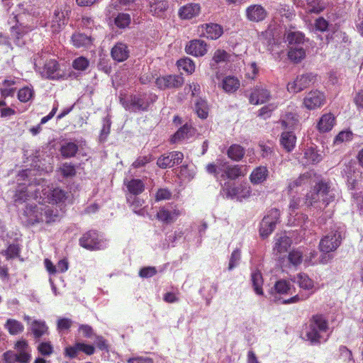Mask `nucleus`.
Instances as JSON below:
<instances>
[{
	"label": "nucleus",
	"mask_w": 363,
	"mask_h": 363,
	"mask_svg": "<svg viewBox=\"0 0 363 363\" xmlns=\"http://www.w3.org/2000/svg\"><path fill=\"white\" fill-rule=\"evenodd\" d=\"M71 8L66 4L55 8L50 21L52 33H58L65 28L68 23Z\"/></svg>",
	"instance_id": "f257e3e1"
},
{
	"label": "nucleus",
	"mask_w": 363,
	"mask_h": 363,
	"mask_svg": "<svg viewBox=\"0 0 363 363\" xmlns=\"http://www.w3.org/2000/svg\"><path fill=\"white\" fill-rule=\"evenodd\" d=\"M183 214H184V209L179 208L177 204L169 203L159 208L156 218L164 224H171L176 222Z\"/></svg>",
	"instance_id": "f03ea898"
},
{
	"label": "nucleus",
	"mask_w": 363,
	"mask_h": 363,
	"mask_svg": "<svg viewBox=\"0 0 363 363\" xmlns=\"http://www.w3.org/2000/svg\"><path fill=\"white\" fill-rule=\"evenodd\" d=\"M121 104L126 110L145 111L149 106V103L146 101L143 95H121L119 96Z\"/></svg>",
	"instance_id": "7ed1b4c3"
},
{
	"label": "nucleus",
	"mask_w": 363,
	"mask_h": 363,
	"mask_svg": "<svg viewBox=\"0 0 363 363\" xmlns=\"http://www.w3.org/2000/svg\"><path fill=\"white\" fill-rule=\"evenodd\" d=\"M280 218V211L277 208L271 209L260 223L259 234L263 238H267L275 229Z\"/></svg>",
	"instance_id": "20e7f679"
},
{
	"label": "nucleus",
	"mask_w": 363,
	"mask_h": 363,
	"mask_svg": "<svg viewBox=\"0 0 363 363\" xmlns=\"http://www.w3.org/2000/svg\"><path fill=\"white\" fill-rule=\"evenodd\" d=\"M342 240V235L339 230H332L321 238L319 242V250L322 252L326 253L333 252L340 245Z\"/></svg>",
	"instance_id": "39448f33"
},
{
	"label": "nucleus",
	"mask_w": 363,
	"mask_h": 363,
	"mask_svg": "<svg viewBox=\"0 0 363 363\" xmlns=\"http://www.w3.org/2000/svg\"><path fill=\"white\" fill-rule=\"evenodd\" d=\"M313 73H306L298 75L293 82L287 84L286 89L289 93L297 94L310 86L315 80Z\"/></svg>",
	"instance_id": "423d86ee"
},
{
	"label": "nucleus",
	"mask_w": 363,
	"mask_h": 363,
	"mask_svg": "<svg viewBox=\"0 0 363 363\" xmlns=\"http://www.w3.org/2000/svg\"><path fill=\"white\" fill-rule=\"evenodd\" d=\"M326 103V97L323 91L313 89L308 92L303 99V106L309 111L321 108Z\"/></svg>",
	"instance_id": "0eeeda50"
},
{
	"label": "nucleus",
	"mask_w": 363,
	"mask_h": 363,
	"mask_svg": "<svg viewBox=\"0 0 363 363\" xmlns=\"http://www.w3.org/2000/svg\"><path fill=\"white\" fill-rule=\"evenodd\" d=\"M79 245L81 247L89 250H100L102 247L101 240L99 238L96 230H91L84 233L80 238Z\"/></svg>",
	"instance_id": "6e6552de"
},
{
	"label": "nucleus",
	"mask_w": 363,
	"mask_h": 363,
	"mask_svg": "<svg viewBox=\"0 0 363 363\" xmlns=\"http://www.w3.org/2000/svg\"><path fill=\"white\" fill-rule=\"evenodd\" d=\"M245 14L247 21L259 23L267 18L268 12L261 4H251L246 8Z\"/></svg>",
	"instance_id": "1a4fd4ad"
},
{
	"label": "nucleus",
	"mask_w": 363,
	"mask_h": 363,
	"mask_svg": "<svg viewBox=\"0 0 363 363\" xmlns=\"http://www.w3.org/2000/svg\"><path fill=\"white\" fill-rule=\"evenodd\" d=\"M42 193L49 203H61L65 201L67 197V193L59 187L48 186L42 190Z\"/></svg>",
	"instance_id": "9d476101"
},
{
	"label": "nucleus",
	"mask_w": 363,
	"mask_h": 363,
	"mask_svg": "<svg viewBox=\"0 0 363 363\" xmlns=\"http://www.w3.org/2000/svg\"><path fill=\"white\" fill-rule=\"evenodd\" d=\"M155 83L160 89L179 88L184 84V79L178 75H168L157 78Z\"/></svg>",
	"instance_id": "9b49d317"
},
{
	"label": "nucleus",
	"mask_w": 363,
	"mask_h": 363,
	"mask_svg": "<svg viewBox=\"0 0 363 363\" xmlns=\"http://www.w3.org/2000/svg\"><path fill=\"white\" fill-rule=\"evenodd\" d=\"M186 52L195 57H202L207 52V44L201 40H192L185 48Z\"/></svg>",
	"instance_id": "f8f14e48"
},
{
	"label": "nucleus",
	"mask_w": 363,
	"mask_h": 363,
	"mask_svg": "<svg viewBox=\"0 0 363 363\" xmlns=\"http://www.w3.org/2000/svg\"><path fill=\"white\" fill-rule=\"evenodd\" d=\"M195 133V128L191 124L186 123L171 137L170 143L174 144L188 140L193 137Z\"/></svg>",
	"instance_id": "ddd939ff"
},
{
	"label": "nucleus",
	"mask_w": 363,
	"mask_h": 363,
	"mask_svg": "<svg viewBox=\"0 0 363 363\" xmlns=\"http://www.w3.org/2000/svg\"><path fill=\"white\" fill-rule=\"evenodd\" d=\"M70 41L76 48L88 49L93 45L94 38L91 35L75 32L72 35Z\"/></svg>",
	"instance_id": "4468645a"
},
{
	"label": "nucleus",
	"mask_w": 363,
	"mask_h": 363,
	"mask_svg": "<svg viewBox=\"0 0 363 363\" xmlns=\"http://www.w3.org/2000/svg\"><path fill=\"white\" fill-rule=\"evenodd\" d=\"M270 91L262 86H257L251 93L249 101L251 104L258 105L264 104L269 100Z\"/></svg>",
	"instance_id": "2eb2a0df"
},
{
	"label": "nucleus",
	"mask_w": 363,
	"mask_h": 363,
	"mask_svg": "<svg viewBox=\"0 0 363 363\" xmlns=\"http://www.w3.org/2000/svg\"><path fill=\"white\" fill-rule=\"evenodd\" d=\"M201 12V6L199 4L190 3L182 6L179 9V16L182 19L189 20L197 16Z\"/></svg>",
	"instance_id": "dca6fc26"
},
{
	"label": "nucleus",
	"mask_w": 363,
	"mask_h": 363,
	"mask_svg": "<svg viewBox=\"0 0 363 363\" xmlns=\"http://www.w3.org/2000/svg\"><path fill=\"white\" fill-rule=\"evenodd\" d=\"M43 74L50 79H58L62 77L60 74L59 64L55 60H49L45 62Z\"/></svg>",
	"instance_id": "f3484780"
},
{
	"label": "nucleus",
	"mask_w": 363,
	"mask_h": 363,
	"mask_svg": "<svg viewBox=\"0 0 363 363\" xmlns=\"http://www.w3.org/2000/svg\"><path fill=\"white\" fill-rule=\"evenodd\" d=\"M58 218V214L49 207L40 208V215H36L35 218L31 220L33 224L37 223L45 222L50 223L55 222Z\"/></svg>",
	"instance_id": "a211bd4d"
},
{
	"label": "nucleus",
	"mask_w": 363,
	"mask_h": 363,
	"mask_svg": "<svg viewBox=\"0 0 363 363\" xmlns=\"http://www.w3.org/2000/svg\"><path fill=\"white\" fill-rule=\"evenodd\" d=\"M315 191H317L321 197V201L327 206L331 201H333L334 197L329 194L330 185L328 182L320 180L315 186Z\"/></svg>",
	"instance_id": "6ab92c4d"
},
{
	"label": "nucleus",
	"mask_w": 363,
	"mask_h": 363,
	"mask_svg": "<svg viewBox=\"0 0 363 363\" xmlns=\"http://www.w3.org/2000/svg\"><path fill=\"white\" fill-rule=\"evenodd\" d=\"M203 35L208 39L217 40L223 33V27L217 23H206L202 26Z\"/></svg>",
	"instance_id": "aec40b11"
},
{
	"label": "nucleus",
	"mask_w": 363,
	"mask_h": 363,
	"mask_svg": "<svg viewBox=\"0 0 363 363\" xmlns=\"http://www.w3.org/2000/svg\"><path fill=\"white\" fill-rule=\"evenodd\" d=\"M168 9L167 0H155L150 3V11L154 16L164 18Z\"/></svg>",
	"instance_id": "412c9836"
},
{
	"label": "nucleus",
	"mask_w": 363,
	"mask_h": 363,
	"mask_svg": "<svg viewBox=\"0 0 363 363\" xmlns=\"http://www.w3.org/2000/svg\"><path fill=\"white\" fill-rule=\"evenodd\" d=\"M335 124V116L331 113H328L320 117L317 124V128L320 133H326L331 130Z\"/></svg>",
	"instance_id": "4be33fe9"
},
{
	"label": "nucleus",
	"mask_w": 363,
	"mask_h": 363,
	"mask_svg": "<svg viewBox=\"0 0 363 363\" xmlns=\"http://www.w3.org/2000/svg\"><path fill=\"white\" fill-rule=\"evenodd\" d=\"M269 171L264 166H259L253 169L250 175V180L253 184H259L267 180Z\"/></svg>",
	"instance_id": "5701e85b"
},
{
	"label": "nucleus",
	"mask_w": 363,
	"mask_h": 363,
	"mask_svg": "<svg viewBox=\"0 0 363 363\" xmlns=\"http://www.w3.org/2000/svg\"><path fill=\"white\" fill-rule=\"evenodd\" d=\"M291 244V239L286 235L275 238L274 245L273 247L274 253L276 255H281L286 252Z\"/></svg>",
	"instance_id": "b1692460"
},
{
	"label": "nucleus",
	"mask_w": 363,
	"mask_h": 363,
	"mask_svg": "<svg viewBox=\"0 0 363 363\" xmlns=\"http://www.w3.org/2000/svg\"><path fill=\"white\" fill-rule=\"evenodd\" d=\"M296 137L291 131L283 132L280 138V143L284 149L288 152H291L295 147Z\"/></svg>",
	"instance_id": "393cba45"
},
{
	"label": "nucleus",
	"mask_w": 363,
	"mask_h": 363,
	"mask_svg": "<svg viewBox=\"0 0 363 363\" xmlns=\"http://www.w3.org/2000/svg\"><path fill=\"white\" fill-rule=\"evenodd\" d=\"M221 84L225 92L231 94L235 92L240 88V82L234 76H227L223 79Z\"/></svg>",
	"instance_id": "a878e982"
},
{
	"label": "nucleus",
	"mask_w": 363,
	"mask_h": 363,
	"mask_svg": "<svg viewBox=\"0 0 363 363\" xmlns=\"http://www.w3.org/2000/svg\"><path fill=\"white\" fill-rule=\"evenodd\" d=\"M245 154V148L238 144L231 145L227 150L228 157L233 161L239 162L242 160Z\"/></svg>",
	"instance_id": "bb28decb"
},
{
	"label": "nucleus",
	"mask_w": 363,
	"mask_h": 363,
	"mask_svg": "<svg viewBox=\"0 0 363 363\" xmlns=\"http://www.w3.org/2000/svg\"><path fill=\"white\" fill-rule=\"evenodd\" d=\"M128 192L134 196L141 194L145 189V183L140 179H132L126 183Z\"/></svg>",
	"instance_id": "cd10ccee"
},
{
	"label": "nucleus",
	"mask_w": 363,
	"mask_h": 363,
	"mask_svg": "<svg viewBox=\"0 0 363 363\" xmlns=\"http://www.w3.org/2000/svg\"><path fill=\"white\" fill-rule=\"evenodd\" d=\"M79 150L77 144L74 142H66L60 147V152L62 157L71 158L76 155Z\"/></svg>",
	"instance_id": "c85d7f7f"
},
{
	"label": "nucleus",
	"mask_w": 363,
	"mask_h": 363,
	"mask_svg": "<svg viewBox=\"0 0 363 363\" xmlns=\"http://www.w3.org/2000/svg\"><path fill=\"white\" fill-rule=\"evenodd\" d=\"M4 327L11 335H18L24 330L23 324L19 320L12 318H9L6 320Z\"/></svg>",
	"instance_id": "c756f323"
},
{
	"label": "nucleus",
	"mask_w": 363,
	"mask_h": 363,
	"mask_svg": "<svg viewBox=\"0 0 363 363\" xmlns=\"http://www.w3.org/2000/svg\"><path fill=\"white\" fill-rule=\"evenodd\" d=\"M31 331L35 339H40L43 335L48 333V327L44 321L33 320L31 323Z\"/></svg>",
	"instance_id": "7c9ffc66"
},
{
	"label": "nucleus",
	"mask_w": 363,
	"mask_h": 363,
	"mask_svg": "<svg viewBox=\"0 0 363 363\" xmlns=\"http://www.w3.org/2000/svg\"><path fill=\"white\" fill-rule=\"evenodd\" d=\"M130 55V50L126 44L118 43L115 45V61L123 62L126 60Z\"/></svg>",
	"instance_id": "2f4dec72"
},
{
	"label": "nucleus",
	"mask_w": 363,
	"mask_h": 363,
	"mask_svg": "<svg viewBox=\"0 0 363 363\" xmlns=\"http://www.w3.org/2000/svg\"><path fill=\"white\" fill-rule=\"evenodd\" d=\"M310 324L318 328L319 331L326 332L328 329V323L322 314L313 315L310 319Z\"/></svg>",
	"instance_id": "473e14b6"
},
{
	"label": "nucleus",
	"mask_w": 363,
	"mask_h": 363,
	"mask_svg": "<svg viewBox=\"0 0 363 363\" xmlns=\"http://www.w3.org/2000/svg\"><path fill=\"white\" fill-rule=\"evenodd\" d=\"M245 174L242 171V166L235 164L227 167V169H225V174L221 176L223 177L225 176L229 179L235 180L241 176H244Z\"/></svg>",
	"instance_id": "72a5a7b5"
},
{
	"label": "nucleus",
	"mask_w": 363,
	"mask_h": 363,
	"mask_svg": "<svg viewBox=\"0 0 363 363\" xmlns=\"http://www.w3.org/2000/svg\"><path fill=\"white\" fill-rule=\"evenodd\" d=\"M251 281L255 292L257 295H263V278L259 270L253 272L251 274Z\"/></svg>",
	"instance_id": "f704fd0d"
},
{
	"label": "nucleus",
	"mask_w": 363,
	"mask_h": 363,
	"mask_svg": "<svg viewBox=\"0 0 363 363\" xmlns=\"http://www.w3.org/2000/svg\"><path fill=\"white\" fill-rule=\"evenodd\" d=\"M313 172H307L303 174H301L297 179L291 182L288 184V191H291L295 188L301 186L308 182L309 179L311 178Z\"/></svg>",
	"instance_id": "c9c22d12"
},
{
	"label": "nucleus",
	"mask_w": 363,
	"mask_h": 363,
	"mask_svg": "<svg viewBox=\"0 0 363 363\" xmlns=\"http://www.w3.org/2000/svg\"><path fill=\"white\" fill-rule=\"evenodd\" d=\"M30 30V29L28 26H24L21 23H17L16 26L11 27V34L16 43H18V40Z\"/></svg>",
	"instance_id": "e433bc0d"
},
{
	"label": "nucleus",
	"mask_w": 363,
	"mask_h": 363,
	"mask_svg": "<svg viewBox=\"0 0 363 363\" xmlns=\"http://www.w3.org/2000/svg\"><path fill=\"white\" fill-rule=\"evenodd\" d=\"M289 59L294 63L300 62L306 57V51L302 48H291L288 52Z\"/></svg>",
	"instance_id": "4c0bfd02"
},
{
	"label": "nucleus",
	"mask_w": 363,
	"mask_h": 363,
	"mask_svg": "<svg viewBox=\"0 0 363 363\" xmlns=\"http://www.w3.org/2000/svg\"><path fill=\"white\" fill-rule=\"evenodd\" d=\"M286 39L290 45H300L304 43L305 35L300 31H290L287 33Z\"/></svg>",
	"instance_id": "58836bf2"
},
{
	"label": "nucleus",
	"mask_w": 363,
	"mask_h": 363,
	"mask_svg": "<svg viewBox=\"0 0 363 363\" xmlns=\"http://www.w3.org/2000/svg\"><path fill=\"white\" fill-rule=\"evenodd\" d=\"M291 286L289 281L280 279L275 283L272 290H274L278 294H291Z\"/></svg>",
	"instance_id": "ea45409f"
},
{
	"label": "nucleus",
	"mask_w": 363,
	"mask_h": 363,
	"mask_svg": "<svg viewBox=\"0 0 363 363\" xmlns=\"http://www.w3.org/2000/svg\"><path fill=\"white\" fill-rule=\"evenodd\" d=\"M131 23V18L130 14L125 13H119L115 17V26L121 29H125L129 27Z\"/></svg>",
	"instance_id": "a19ab883"
},
{
	"label": "nucleus",
	"mask_w": 363,
	"mask_h": 363,
	"mask_svg": "<svg viewBox=\"0 0 363 363\" xmlns=\"http://www.w3.org/2000/svg\"><path fill=\"white\" fill-rule=\"evenodd\" d=\"M195 111L199 118H206L208 115V107L206 101L201 99H198L195 104Z\"/></svg>",
	"instance_id": "79ce46f5"
},
{
	"label": "nucleus",
	"mask_w": 363,
	"mask_h": 363,
	"mask_svg": "<svg viewBox=\"0 0 363 363\" xmlns=\"http://www.w3.org/2000/svg\"><path fill=\"white\" fill-rule=\"evenodd\" d=\"M177 66L187 74H192L195 70L194 61L188 57L180 59L177 61Z\"/></svg>",
	"instance_id": "37998d69"
},
{
	"label": "nucleus",
	"mask_w": 363,
	"mask_h": 363,
	"mask_svg": "<svg viewBox=\"0 0 363 363\" xmlns=\"http://www.w3.org/2000/svg\"><path fill=\"white\" fill-rule=\"evenodd\" d=\"M298 286L305 290L312 289L314 286L313 281L304 273H300L297 276Z\"/></svg>",
	"instance_id": "c03bdc74"
},
{
	"label": "nucleus",
	"mask_w": 363,
	"mask_h": 363,
	"mask_svg": "<svg viewBox=\"0 0 363 363\" xmlns=\"http://www.w3.org/2000/svg\"><path fill=\"white\" fill-rule=\"evenodd\" d=\"M230 57V54L225 50L218 49L213 53L212 58L213 63L211 64V66H214V64L218 65L221 62H227L229 61Z\"/></svg>",
	"instance_id": "a18cd8bd"
},
{
	"label": "nucleus",
	"mask_w": 363,
	"mask_h": 363,
	"mask_svg": "<svg viewBox=\"0 0 363 363\" xmlns=\"http://www.w3.org/2000/svg\"><path fill=\"white\" fill-rule=\"evenodd\" d=\"M320 333L323 332L319 331L318 328L309 323L308 330L306 332V337L311 344H318L320 343L321 338Z\"/></svg>",
	"instance_id": "49530a36"
},
{
	"label": "nucleus",
	"mask_w": 363,
	"mask_h": 363,
	"mask_svg": "<svg viewBox=\"0 0 363 363\" xmlns=\"http://www.w3.org/2000/svg\"><path fill=\"white\" fill-rule=\"evenodd\" d=\"M298 122V120L297 116L293 113H286L281 121V125L284 128H293L297 124Z\"/></svg>",
	"instance_id": "de8ad7c7"
},
{
	"label": "nucleus",
	"mask_w": 363,
	"mask_h": 363,
	"mask_svg": "<svg viewBox=\"0 0 363 363\" xmlns=\"http://www.w3.org/2000/svg\"><path fill=\"white\" fill-rule=\"evenodd\" d=\"M288 260L294 266H298L303 261V252L297 249H294L288 255Z\"/></svg>",
	"instance_id": "09e8293b"
},
{
	"label": "nucleus",
	"mask_w": 363,
	"mask_h": 363,
	"mask_svg": "<svg viewBox=\"0 0 363 363\" xmlns=\"http://www.w3.org/2000/svg\"><path fill=\"white\" fill-rule=\"evenodd\" d=\"M34 95V90L28 86H24L18 90V99L21 102H28Z\"/></svg>",
	"instance_id": "8fccbe9b"
},
{
	"label": "nucleus",
	"mask_w": 363,
	"mask_h": 363,
	"mask_svg": "<svg viewBox=\"0 0 363 363\" xmlns=\"http://www.w3.org/2000/svg\"><path fill=\"white\" fill-rule=\"evenodd\" d=\"M72 67L78 71H84L89 66V60L83 56L77 57L72 61Z\"/></svg>",
	"instance_id": "3c124183"
},
{
	"label": "nucleus",
	"mask_w": 363,
	"mask_h": 363,
	"mask_svg": "<svg viewBox=\"0 0 363 363\" xmlns=\"http://www.w3.org/2000/svg\"><path fill=\"white\" fill-rule=\"evenodd\" d=\"M60 171L63 177H72L76 174L75 166L69 162L63 163L60 168Z\"/></svg>",
	"instance_id": "603ef678"
},
{
	"label": "nucleus",
	"mask_w": 363,
	"mask_h": 363,
	"mask_svg": "<svg viewBox=\"0 0 363 363\" xmlns=\"http://www.w3.org/2000/svg\"><path fill=\"white\" fill-rule=\"evenodd\" d=\"M241 259V251L240 249L237 248L234 250L230 257L229 264L228 269V270H233L234 268L239 265L240 261Z\"/></svg>",
	"instance_id": "864d4df0"
},
{
	"label": "nucleus",
	"mask_w": 363,
	"mask_h": 363,
	"mask_svg": "<svg viewBox=\"0 0 363 363\" xmlns=\"http://www.w3.org/2000/svg\"><path fill=\"white\" fill-rule=\"evenodd\" d=\"M304 156L309 163H318L321 160V157L314 149L308 148L305 151Z\"/></svg>",
	"instance_id": "5fc2aeb1"
},
{
	"label": "nucleus",
	"mask_w": 363,
	"mask_h": 363,
	"mask_svg": "<svg viewBox=\"0 0 363 363\" xmlns=\"http://www.w3.org/2000/svg\"><path fill=\"white\" fill-rule=\"evenodd\" d=\"M21 252V248L18 244L9 245L7 247L5 255L7 259H14L18 257Z\"/></svg>",
	"instance_id": "6e6d98bb"
},
{
	"label": "nucleus",
	"mask_w": 363,
	"mask_h": 363,
	"mask_svg": "<svg viewBox=\"0 0 363 363\" xmlns=\"http://www.w3.org/2000/svg\"><path fill=\"white\" fill-rule=\"evenodd\" d=\"M157 165L162 169L172 167L173 164L169 154L161 155L157 160Z\"/></svg>",
	"instance_id": "4d7b16f0"
},
{
	"label": "nucleus",
	"mask_w": 363,
	"mask_h": 363,
	"mask_svg": "<svg viewBox=\"0 0 363 363\" xmlns=\"http://www.w3.org/2000/svg\"><path fill=\"white\" fill-rule=\"evenodd\" d=\"M319 201H321V197L318 192L315 191V187H313V189L306 194V203L308 205L312 206Z\"/></svg>",
	"instance_id": "13d9d810"
},
{
	"label": "nucleus",
	"mask_w": 363,
	"mask_h": 363,
	"mask_svg": "<svg viewBox=\"0 0 363 363\" xmlns=\"http://www.w3.org/2000/svg\"><path fill=\"white\" fill-rule=\"evenodd\" d=\"M172 192L167 188L159 189L155 194V201L169 200L172 198Z\"/></svg>",
	"instance_id": "bf43d9fd"
},
{
	"label": "nucleus",
	"mask_w": 363,
	"mask_h": 363,
	"mask_svg": "<svg viewBox=\"0 0 363 363\" xmlns=\"http://www.w3.org/2000/svg\"><path fill=\"white\" fill-rule=\"evenodd\" d=\"M353 134L351 131H341L334 139L335 144H340L345 141H350L352 139Z\"/></svg>",
	"instance_id": "052dcab7"
},
{
	"label": "nucleus",
	"mask_w": 363,
	"mask_h": 363,
	"mask_svg": "<svg viewBox=\"0 0 363 363\" xmlns=\"http://www.w3.org/2000/svg\"><path fill=\"white\" fill-rule=\"evenodd\" d=\"M152 160V155L140 156L135 160V161L133 163L132 165L134 168H140L142 167H144L146 164L150 162Z\"/></svg>",
	"instance_id": "680f3d73"
},
{
	"label": "nucleus",
	"mask_w": 363,
	"mask_h": 363,
	"mask_svg": "<svg viewBox=\"0 0 363 363\" xmlns=\"http://www.w3.org/2000/svg\"><path fill=\"white\" fill-rule=\"evenodd\" d=\"M157 274V269L155 267H145L139 272L140 277L143 278H150Z\"/></svg>",
	"instance_id": "e2e57ef3"
},
{
	"label": "nucleus",
	"mask_w": 363,
	"mask_h": 363,
	"mask_svg": "<svg viewBox=\"0 0 363 363\" xmlns=\"http://www.w3.org/2000/svg\"><path fill=\"white\" fill-rule=\"evenodd\" d=\"M38 350L42 355H50L52 353L53 348L50 342H41L38 347Z\"/></svg>",
	"instance_id": "0e129e2a"
},
{
	"label": "nucleus",
	"mask_w": 363,
	"mask_h": 363,
	"mask_svg": "<svg viewBox=\"0 0 363 363\" xmlns=\"http://www.w3.org/2000/svg\"><path fill=\"white\" fill-rule=\"evenodd\" d=\"M258 72L259 68L256 62H252L248 65L246 76L249 79H254L257 77Z\"/></svg>",
	"instance_id": "69168bd1"
},
{
	"label": "nucleus",
	"mask_w": 363,
	"mask_h": 363,
	"mask_svg": "<svg viewBox=\"0 0 363 363\" xmlns=\"http://www.w3.org/2000/svg\"><path fill=\"white\" fill-rule=\"evenodd\" d=\"M29 195L26 189H21L16 191L14 195V201L18 203H23L28 199Z\"/></svg>",
	"instance_id": "338daca9"
},
{
	"label": "nucleus",
	"mask_w": 363,
	"mask_h": 363,
	"mask_svg": "<svg viewBox=\"0 0 363 363\" xmlns=\"http://www.w3.org/2000/svg\"><path fill=\"white\" fill-rule=\"evenodd\" d=\"M315 27L316 30L324 32L328 28V22L324 18L319 17L315 20Z\"/></svg>",
	"instance_id": "774afa93"
}]
</instances>
